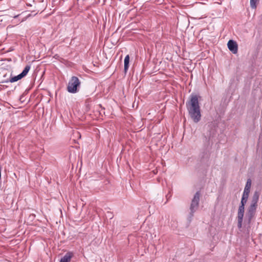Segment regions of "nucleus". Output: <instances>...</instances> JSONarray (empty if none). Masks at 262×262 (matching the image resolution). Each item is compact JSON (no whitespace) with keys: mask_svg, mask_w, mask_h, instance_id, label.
<instances>
[{"mask_svg":"<svg viewBox=\"0 0 262 262\" xmlns=\"http://www.w3.org/2000/svg\"><path fill=\"white\" fill-rule=\"evenodd\" d=\"M190 100L186 102V105L191 118L197 123L201 118V110L196 95L191 94Z\"/></svg>","mask_w":262,"mask_h":262,"instance_id":"1","label":"nucleus"},{"mask_svg":"<svg viewBox=\"0 0 262 262\" xmlns=\"http://www.w3.org/2000/svg\"><path fill=\"white\" fill-rule=\"evenodd\" d=\"M80 81L78 77L72 76L69 81L67 91L70 93H76L78 91V88L80 87Z\"/></svg>","mask_w":262,"mask_h":262,"instance_id":"2","label":"nucleus"},{"mask_svg":"<svg viewBox=\"0 0 262 262\" xmlns=\"http://www.w3.org/2000/svg\"><path fill=\"white\" fill-rule=\"evenodd\" d=\"M200 193L199 191H198L195 193L193 198L192 200L190 207V214L191 216L193 215L194 212H195V211L198 208L200 201Z\"/></svg>","mask_w":262,"mask_h":262,"instance_id":"3","label":"nucleus"},{"mask_svg":"<svg viewBox=\"0 0 262 262\" xmlns=\"http://www.w3.org/2000/svg\"><path fill=\"white\" fill-rule=\"evenodd\" d=\"M30 68H31L30 66H29V65L26 66L25 67V68H24V69L23 70V72L20 74H19V75H18L17 76H15L10 78L9 80H7L5 81H4V82L7 83V82H10L13 83V82H16V81L21 79V78H23V77H24L25 76H26L27 75V74H28V73L29 72V71L30 69Z\"/></svg>","mask_w":262,"mask_h":262,"instance_id":"4","label":"nucleus"},{"mask_svg":"<svg viewBox=\"0 0 262 262\" xmlns=\"http://www.w3.org/2000/svg\"><path fill=\"white\" fill-rule=\"evenodd\" d=\"M244 206L243 205H240L238 208V214H237V219H238V223L237 226L238 228H242L243 220L244 214Z\"/></svg>","mask_w":262,"mask_h":262,"instance_id":"5","label":"nucleus"},{"mask_svg":"<svg viewBox=\"0 0 262 262\" xmlns=\"http://www.w3.org/2000/svg\"><path fill=\"white\" fill-rule=\"evenodd\" d=\"M227 46L229 50L233 54L237 53L238 46L237 43L235 41L233 40H229L228 42Z\"/></svg>","mask_w":262,"mask_h":262,"instance_id":"6","label":"nucleus"},{"mask_svg":"<svg viewBox=\"0 0 262 262\" xmlns=\"http://www.w3.org/2000/svg\"><path fill=\"white\" fill-rule=\"evenodd\" d=\"M256 207L257 205L251 204L248 209V215L249 216L250 220L253 216L256 211Z\"/></svg>","mask_w":262,"mask_h":262,"instance_id":"7","label":"nucleus"},{"mask_svg":"<svg viewBox=\"0 0 262 262\" xmlns=\"http://www.w3.org/2000/svg\"><path fill=\"white\" fill-rule=\"evenodd\" d=\"M73 254L71 252H67L60 259V262H70Z\"/></svg>","mask_w":262,"mask_h":262,"instance_id":"8","label":"nucleus"},{"mask_svg":"<svg viewBox=\"0 0 262 262\" xmlns=\"http://www.w3.org/2000/svg\"><path fill=\"white\" fill-rule=\"evenodd\" d=\"M129 56L127 55L124 58V72L126 73L129 67Z\"/></svg>","mask_w":262,"mask_h":262,"instance_id":"9","label":"nucleus"},{"mask_svg":"<svg viewBox=\"0 0 262 262\" xmlns=\"http://www.w3.org/2000/svg\"><path fill=\"white\" fill-rule=\"evenodd\" d=\"M259 199V194L257 192H255L252 197V200L251 201V204L257 205L258 200Z\"/></svg>","mask_w":262,"mask_h":262,"instance_id":"10","label":"nucleus"},{"mask_svg":"<svg viewBox=\"0 0 262 262\" xmlns=\"http://www.w3.org/2000/svg\"><path fill=\"white\" fill-rule=\"evenodd\" d=\"M248 196H249L247 195L243 194L241 205H245V204L247 203Z\"/></svg>","mask_w":262,"mask_h":262,"instance_id":"11","label":"nucleus"},{"mask_svg":"<svg viewBox=\"0 0 262 262\" xmlns=\"http://www.w3.org/2000/svg\"><path fill=\"white\" fill-rule=\"evenodd\" d=\"M259 1V0H250V6L252 9H256L257 5V3Z\"/></svg>","mask_w":262,"mask_h":262,"instance_id":"12","label":"nucleus"},{"mask_svg":"<svg viewBox=\"0 0 262 262\" xmlns=\"http://www.w3.org/2000/svg\"><path fill=\"white\" fill-rule=\"evenodd\" d=\"M250 191V188L245 187L243 194L249 196Z\"/></svg>","mask_w":262,"mask_h":262,"instance_id":"13","label":"nucleus"},{"mask_svg":"<svg viewBox=\"0 0 262 262\" xmlns=\"http://www.w3.org/2000/svg\"><path fill=\"white\" fill-rule=\"evenodd\" d=\"M251 181L250 179H248L245 187L251 188Z\"/></svg>","mask_w":262,"mask_h":262,"instance_id":"14","label":"nucleus"},{"mask_svg":"<svg viewBox=\"0 0 262 262\" xmlns=\"http://www.w3.org/2000/svg\"><path fill=\"white\" fill-rule=\"evenodd\" d=\"M18 15H16V16H15L14 17V18H16V17H17L18 16Z\"/></svg>","mask_w":262,"mask_h":262,"instance_id":"15","label":"nucleus"}]
</instances>
